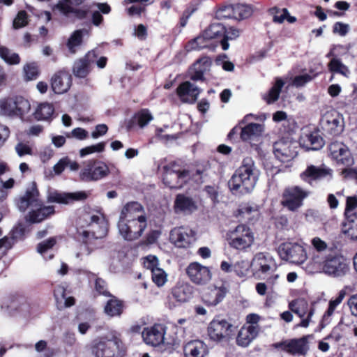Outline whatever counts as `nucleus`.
I'll use <instances>...</instances> for the list:
<instances>
[{"label": "nucleus", "mask_w": 357, "mask_h": 357, "mask_svg": "<svg viewBox=\"0 0 357 357\" xmlns=\"http://www.w3.org/2000/svg\"><path fill=\"white\" fill-rule=\"evenodd\" d=\"M308 192L299 186H289L282 192L280 204L291 212H296L303 206V200L308 196Z\"/></svg>", "instance_id": "nucleus-8"}, {"label": "nucleus", "mask_w": 357, "mask_h": 357, "mask_svg": "<svg viewBox=\"0 0 357 357\" xmlns=\"http://www.w3.org/2000/svg\"><path fill=\"white\" fill-rule=\"evenodd\" d=\"M300 144L307 150H319L324 144L323 138L317 132L303 135L300 139Z\"/></svg>", "instance_id": "nucleus-34"}, {"label": "nucleus", "mask_w": 357, "mask_h": 357, "mask_svg": "<svg viewBox=\"0 0 357 357\" xmlns=\"http://www.w3.org/2000/svg\"><path fill=\"white\" fill-rule=\"evenodd\" d=\"M286 352L294 356H305L309 350L308 336L287 340Z\"/></svg>", "instance_id": "nucleus-28"}, {"label": "nucleus", "mask_w": 357, "mask_h": 357, "mask_svg": "<svg viewBox=\"0 0 357 357\" xmlns=\"http://www.w3.org/2000/svg\"><path fill=\"white\" fill-rule=\"evenodd\" d=\"M259 327L257 325H246L243 326L239 331L236 344L242 347H247L257 336Z\"/></svg>", "instance_id": "nucleus-32"}, {"label": "nucleus", "mask_w": 357, "mask_h": 357, "mask_svg": "<svg viewBox=\"0 0 357 357\" xmlns=\"http://www.w3.org/2000/svg\"><path fill=\"white\" fill-rule=\"evenodd\" d=\"M170 241L178 248H188L194 242L195 234L187 227H175L170 231Z\"/></svg>", "instance_id": "nucleus-20"}, {"label": "nucleus", "mask_w": 357, "mask_h": 357, "mask_svg": "<svg viewBox=\"0 0 357 357\" xmlns=\"http://www.w3.org/2000/svg\"><path fill=\"white\" fill-rule=\"evenodd\" d=\"M250 265L248 260H240L233 265V270L238 276L243 277L248 273Z\"/></svg>", "instance_id": "nucleus-55"}, {"label": "nucleus", "mask_w": 357, "mask_h": 357, "mask_svg": "<svg viewBox=\"0 0 357 357\" xmlns=\"http://www.w3.org/2000/svg\"><path fill=\"white\" fill-rule=\"evenodd\" d=\"M147 227V220H132L130 221L118 222L120 235L126 241H132L142 236Z\"/></svg>", "instance_id": "nucleus-13"}, {"label": "nucleus", "mask_w": 357, "mask_h": 357, "mask_svg": "<svg viewBox=\"0 0 357 357\" xmlns=\"http://www.w3.org/2000/svg\"><path fill=\"white\" fill-rule=\"evenodd\" d=\"M252 264L257 273L269 274L274 272L277 265L275 259L268 253H257L252 259Z\"/></svg>", "instance_id": "nucleus-21"}, {"label": "nucleus", "mask_w": 357, "mask_h": 357, "mask_svg": "<svg viewBox=\"0 0 357 357\" xmlns=\"http://www.w3.org/2000/svg\"><path fill=\"white\" fill-rule=\"evenodd\" d=\"M147 2H149V3H151L153 2V1H151V0H125V3H138L140 4V5H133L132 6H130V8H128L127 9L128 14L130 16H134V15L139 16L141 15V13L145 9L144 6H142V4H143L144 3H147Z\"/></svg>", "instance_id": "nucleus-50"}, {"label": "nucleus", "mask_w": 357, "mask_h": 357, "mask_svg": "<svg viewBox=\"0 0 357 357\" xmlns=\"http://www.w3.org/2000/svg\"><path fill=\"white\" fill-rule=\"evenodd\" d=\"M91 70V67L82 58L76 61L73 67V75L79 78L86 77Z\"/></svg>", "instance_id": "nucleus-43"}, {"label": "nucleus", "mask_w": 357, "mask_h": 357, "mask_svg": "<svg viewBox=\"0 0 357 357\" xmlns=\"http://www.w3.org/2000/svg\"><path fill=\"white\" fill-rule=\"evenodd\" d=\"M234 8V19L241 20L248 18L253 13V8L251 6L243 3L232 4Z\"/></svg>", "instance_id": "nucleus-42"}, {"label": "nucleus", "mask_w": 357, "mask_h": 357, "mask_svg": "<svg viewBox=\"0 0 357 357\" xmlns=\"http://www.w3.org/2000/svg\"><path fill=\"white\" fill-rule=\"evenodd\" d=\"M211 66V60L208 56H203L198 59L193 66L194 69H200L202 72L206 73L209 70Z\"/></svg>", "instance_id": "nucleus-60"}, {"label": "nucleus", "mask_w": 357, "mask_h": 357, "mask_svg": "<svg viewBox=\"0 0 357 357\" xmlns=\"http://www.w3.org/2000/svg\"><path fill=\"white\" fill-rule=\"evenodd\" d=\"M54 111L52 104L44 102L38 106L33 114L38 121H46L52 117Z\"/></svg>", "instance_id": "nucleus-40"}, {"label": "nucleus", "mask_w": 357, "mask_h": 357, "mask_svg": "<svg viewBox=\"0 0 357 357\" xmlns=\"http://www.w3.org/2000/svg\"><path fill=\"white\" fill-rule=\"evenodd\" d=\"M24 71L26 79L29 80L36 79L38 75V67L35 63L26 65L24 67Z\"/></svg>", "instance_id": "nucleus-61"}, {"label": "nucleus", "mask_w": 357, "mask_h": 357, "mask_svg": "<svg viewBox=\"0 0 357 357\" xmlns=\"http://www.w3.org/2000/svg\"><path fill=\"white\" fill-rule=\"evenodd\" d=\"M327 176H331V169L324 167H317L310 165L301 174V178L303 181L312 184V182L319 180Z\"/></svg>", "instance_id": "nucleus-27"}, {"label": "nucleus", "mask_w": 357, "mask_h": 357, "mask_svg": "<svg viewBox=\"0 0 357 357\" xmlns=\"http://www.w3.org/2000/svg\"><path fill=\"white\" fill-rule=\"evenodd\" d=\"M15 151L20 158H22L26 155H33V149L31 146L29 144L22 142H20L15 145Z\"/></svg>", "instance_id": "nucleus-57"}, {"label": "nucleus", "mask_w": 357, "mask_h": 357, "mask_svg": "<svg viewBox=\"0 0 357 357\" xmlns=\"http://www.w3.org/2000/svg\"><path fill=\"white\" fill-rule=\"evenodd\" d=\"M15 98H10L0 100V113L3 115H16Z\"/></svg>", "instance_id": "nucleus-47"}, {"label": "nucleus", "mask_w": 357, "mask_h": 357, "mask_svg": "<svg viewBox=\"0 0 357 357\" xmlns=\"http://www.w3.org/2000/svg\"><path fill=\"white\" fill-rule=\"evenodd\" d=\"M239 212L243 215H252L253 217H255L259 215V206L256 204H245L241 206Z\"/></svg>", "instance_id": "nucleus-63"}, {"label": "nucleus", "mask_w": 357, "mask_h": 357, "mask_svg": "<svg viewBox=\"0 0 357 357\" xmlns=\"http://www.w3.org/2000/svg\"><path fill=\"white\" fill-rule=\"evenodd\" d=\"M110 297L105 306V312L109 317L121 315L123 312L122 302L112 295Z\"/></svg>", "instance_id": "nucleus-38"}, {"label": "nucleus", "mask_w": 357, "mask_h": 357, "mask_svg": "<svg viewBox=\"0 0 357 357\" xmlns=\"http://www.w3.org/2000/svg\"><path fill=\"white\" fill-rule=\"evenodd\" d=\"M200 92L201 89L189 81L181 83L176 89L180 100L188 103H194Z\"/></svg>", "instance_id": "nucleus-25"}, {"label": "nucleus", "mask_w": 357, "mask_h": 357, "mask_svg": "<svg viewBox=\"0 0 357 357\" xmlns=\"http://www.w3.org/2000/svg\"><path fill=\"white\" fill-rule=\"evenodd\" d=\"M264 130V125L251 123L242 128L241 138L243 141L252 142L259 137L262 135Z\"/></svg>", "instance_id": "nucleus-33"}, {"label": "nucleus", "mask_w": 357, "mask_h": 357, "mask_svg": "<svg viewBox=\"0 0 357 357\" xmlns=\"http://www.w3.org/2000/svg\"><path fill=\"white\" fill-rule=\"evenodd\" d=\"M142 219H146L143 206L139 203L133 202L128 203L123 206L119 222Z\"/></svg>", "instance_id": "nucleus-24"}, {"label": "nucleus", "mask_w": 357, "mask_h": 357, "mask_svg": "<svg viewBox=\"0 0 357 357\" xmlns=\"http://www.w3.org/2000/svg\"><path fill=\"white\" fill-rule=\"evenodd\" d=\"M185 273L191 282L197 285H206L212 279L211 269L198 262L190 263L186 267Z\"/></svg>", "instance_id": "nucleus-15"}, {"label": "nucleus", "mask_w": 357, "mask_h": 357, "mask_svg": "<svg viewBox=\"0 0 357 357\" xmlns=\"http://www.w3.org/2000/svg\"><path fill=\"white\" fill-rule=\"evenodd\" d=\"M15 109L17 116H22L27 114L30 109L31 105L28 100L25 99L22 96L15 97Z\"/></svg>", "instance_id": "nucleus-51"}, {"label": "nucleus", "mask_w": 357, "mask_h": 357, "mask_svg": "<svg viewBox=\"0 0 357 357\" xmlns=\"http://www.w3.org/2000/svg\"><path fill=\"white\" fill-rule=\"evenodd\" d=\"M277 251L281 259L292 264H301L307 259L306 250L297 243H282L278 246Z\"/></svg>", "instance_id": "nucleus-9"}, {"label": "nucleus", "mask_w": 357, "mask_h": 357, "mask_svg": "<svg viewBox=\"0 0 357 357\" xmlns=\"http://www.w3.org/2000/svg\"><path fill=\"white\" fill-rule=\"evenodd\" d=\"M328 66L329 70L333 73L340 74L345 77L350 76L351 72L349 68L337 57H333L328 63Z\"/></svg>", "instance_id": "nucleus-41"}, {"label": "nucleus", "mask_w": 357, "mask_h": 357, "mask_svg": "<svg viewBox=\"0 0 357 357\" xmlns=\"http://www.w3.org/2000/svg\"><path fill=\"white\" fill-rule=\"evenodd\" d=\"M206 38L203 33L202 35L198 36L194 39L190 40L185 46L187 51L199 50L200 49L207 47Z\"/></svg>", "instance_id": "nucleus-49"}, {"label": "nucleus", "mask_w": 357, "mask_h": 357, "mask_svg": "<svg viewBox=\"0 0 357 357\" xmlns=\"http://www.w3.org/2000/svg\"><path fill=\"white\" fill-rule=\"evenodd\" d=\"M144 266L149 269L151 272L155 268H158L159 261L158 258L154 255H148L144 259Z\"/></svg>", "instance_id": "nucleus-64"}, {"label": "nucleus", "mask_w": 357, "mask_h": 357, "mask_svg": "<svg viewBox=\"0 0 357 357\" xmlns=\"http://www.w3.org/2000/svg\"><path fill=\"white\" fill-rule=\"evenodd\" d=\"M84 32H86V31L83 29L76 30L69 38L67 47L71 53H75L76 48L82 44Z\"/></svg>", "instance_id": "nucleus-45"}, {"label": "nucleus", "mask_w": 357, "mask_h": 357, "mask_svg": "<svg viewBox=\"0 0 357 357\" xmlns=\"http://www.w3.org/2000/svg\"><path fill=\"white\" fill-rule=\"evenodd\" d=\"M72 83L71 75L66 71H60L52 79V88L56 93L61 94L68 91Z\"/></svg>", "instance_id": "nucleus-31"}, {"label": "nucleus", "mask_w": 357, "mask_h": 357, "mask_svg": "<svg viewBox=\"0 0 357 357\" xmlns=\"http://www.w3.org/2000/svg\"><path fill=\"white\" fill-rule=\"evenodd\" d=\"M78 224L81 228H86L79 231L83 240L102 238L107 232V224L102 215L98 212L84 211L79 218Z\"/></svg>", "instance_id": "nucleus-3"}, {"label": "nucleus", "mask_w": 357, "mask_h": 357, "mask_svg": "<svg viewBox=\"0 0 357 357\" xmlns=\"http://www.w3.org/2000/svg\"><path fill=\"white\" fill-rule=\"evenodd\" d=\"M135 119L140 128H144L153 119L151 113L147 109H142L135 114Z\"/></svg>", "instance_id": "nucleus-52"}, {"label": "nucleus", "mask_w": 357, "mask_h": 357, "mask_svg": "<svg viewBox=\"0 0 357 357\" xmlns=\"http://www.w3.org/2000/svg\"><path fill=\"white\" fill-rule=\"evenodd\" d=\"M185 357H206L208 349L206 343L199 340L188 342L183 347Z\"/></svg>", "instance_id": "nucleus-29"}, {"label": "nucleus", "mask_w": 357, "mask_h": 357, "mask_svg": "<svg viewBox=\"0 0 357 357\" xmlns=\"http://www.w3.org/2000/svg\"><path fill=\"white\" fill-rule=\"evenodd\" d=\"M288 307L293 313L301 319L297 327L307 328L312 321L315 309L312 304H310L303 298H298L290 301Z\"/></svg>", "instance_id": "nucleus-10"}, {"label": "nucleus", "mask_w": 357, "mask_h": 357, "mask_svg": "<svg viewBox=\"0 0 357 357\" xmlns=\"http://www.w3.org/2000/svg\"><path fill=\"white\" fill-rule=\"evenodd\" d=\"M165 169L163 182L169 188H181L190 177L188 171L181 169L176 165L166 166Z\"/></svg>", "instance_id": "nucleus-14"}, {"label": "nucleus", "mask_w": 357, "mask_h": 357, "mask_svg": "<svg viewBox=\"0 0 357 357\" xmlns=\"http://www.w3.org/2000/svg\"><path fill=\"white\" fill-rule=\"evenodd\" d=\"M229 246L238 251H245L250 248L255 241L254 234L245 225H237L227 234Z\"/></svg>", "instance_id": "nucleus-4"}, {"label": "nucleus", "mask_w": 357, "mask_h": 357, "mask_svg": "<svg viewBox=\"0 0 357 357\" xmlns=\"http://www.w3.org/2000/svg\"><path fill=\"white\" fill-rule=\"evenodd\" d=\"M284 82L280 78H277L275 84L267 93L263 95V99L268 103L272 104L278 100Z\"/></svg>", "instance_id": "nucleus-37"}, {"label": "nucleus", "mask_w": 357, "mask_h": 357, "mask_svg": "<svg viewBox=\"0 0 357 357\" xmlns=\"http://www.w3.org/2000/svg\"><path fill=\"white\" fill-rule=\"evenodd\" d=\"M259 175V171L252 158H245L241 166L229 181V187L233 192L249 193L254 189Z\"/></svg>", "instance_id": "nucleus-1"}, {"label": "nucleus", "mask_w": 357, "mask_h": 357, "mask_svg": "<svg viewBox=\"0 0 357 357\" xmlns=\"http://www.w3.org/2000/svg\"><path fill=\"white\" fill-rule=\"evenodd\" d=\"M174 208L178 214H191L197 209V204L192 197L178 194L175 198Z\"/></svg>", "instance_id": "nucleus-30"}, {"label": "nucleus", "mask_w": 357, "mask_h": 357, "mask_svg": "<svg viewBox=\"0 0 357 357\" xmlns=\"http://www.w3.org/2000/svg\"><path fill=\"white\" fill-rule=\"evenodd\" d=\"M165 334V326L161 324H155L143 330L142 337L146 344L156 347L163 343Z\"/></svg>", "instance_id": "nucleus-23"}, {"label": "nucleus", "mask_w": 357, "mask_h": 357, "mask_svg": "<svg viewBox=\"0 0 357 357\" xmlns=\"http://www.w3.org/2000/svg\"><path fill=\"white\" fill-rule=\"evenodd\" d=\"M105 147V142H100L94 145L89 146L79 150V155L84 158L94 153H101L104 151Z\"/></svg>", "instance_id": "nucleus-54"}, {"label": "nucleus", "mask_w": 357, "mask_h": 357, "mask_svg": "<svg viewBox=\"0 0 357 357\" xmlns=\"http://www.w3.org/2000/svg\"><path fill=\"white\" fill-rule=\"evenodd\" d=\"M91 353L93 357H122L124 350L119 339L101 338L93 341Z\"/></svg>", "instance_id": "nucleus-5"}, {"label": "nucleus", "mask_w": 357, "mask_h": 357, "mask_svg": "<svg viewBox=\"0 0 357 357\" xmlns=\"http://www.w3.org/2000/svg\"><path fill=\"white\" fill-rule=\"evenodd\" d=\"M241 34V30L235 27L231 26L228 29L225 28V32H224V38L221 40V45L224 50H227L229 47L228 43L229 40H235L239 37Z\"/></svg>", "instance_id": "nucleus-48"}, {"label": "nucleus", "mask_w": 357, "mask_h": 357, "mask_svg": "<svg viewBox=\"0 0 357 357\" xmlns=\"http://www.w3.org/2000/svg\"><path fill=\"white\" fill-rule=\"evenodd\" d=\"M84 1L85 0H59L52 10L67 18L74 17L82 20L87 16L89 8H77L75 6L82 5Z\"/></svg>", "instance_id": "nucleus-12"}, {"label": "nucleus", "mask_w": 357, "mask_h": 357, "mask_svg": "<svg viewBox=\"0 0 357 357\" xmlns=\"http://www.w3.org/2000/svg\"><path fill=\"white\" fill-rule=\"evenodd\" d=\"M349 227L345 231L353 240L357 241V213L349 215Z\"/></svg>", "instance_id": "nucleus-56"}, {"label": "nucleus", "mask_w": 357, "mask_h": 357, "mask_svg": "<svg viewBox=\"0 0 357 357\" xmlns=\"http://www.w3.org/2000/svg\"><path fill=\"white\" fill-rule=\"evenodd\" d=\"M153 282L158 286H163L167 280V275L165 271L160 268H155L151 272Z\"/></svg>", "instance_id": "nucleus-53"}, {"label": "nucleus", "mask_w": 357, "mask_h": 357, "mask_svg": "<svg viewBox=\"0 0 357 357\" xmlns=\"http://www.w3.org/2000/svg\"><path fill=\"white\" fill-rule=\"evenodd\" d=\"M95 289L100 294L105 296H112V294L107 289V284L101 278H97L95 282Z\"/></svg>", "instance_id": "nucleus-62"}, {"label": "nucleus", "mask_w": 357, "mask_h": 357, "mask_svg": "<svg viewBox=\"0 0 357 357\" xmlns=\"http://www.w3.org/2000/svg\"><path fill=\"white\" fill-rule=\"evenodd\" d=\"M207 332L214 342L228 341L234 334V326L224 319H214L210 322Z\"/></svg>", "instance_id": "nucleus-11"}, {"label": "nucleus", "mask_w": 357, "mask_h": 357, "mask_svg": "<svg viewBox=\"0 0 357 357\" xmlns=\"http://www.w3.org/2000/svg\"><path fill=\"white\" fill-rule=\"evenodd\" d=\"M229 292L225 282H220L209 286L202 296L203 302L208 306H216L220 303Z\"/></svg>", "instance_id": "nucleus-16"}, {"label": "nucleus", "mask_w": 357, "mask_h": 357, "mask_svg": "<svg viewBox=\"0 0 357 357\" xmlns=\"http://www.w3.org/2000/svg\"><path fill=\"white\" fill-rule=\"evenodd\" d=\"M320 264V268H317L316 266H312L308 268L309 271L311 273L324 272L331 276L340 277L344 275L348 269L344 259L336 255L326 256Z\"/></svg>", "instance_id": "nucleus-7"}, {"label": "nucleus", "mask_w": 357, "mask_h": 357, "mask_svg": "<svg viewBox=\"0 0 357 357\" xmlns=\"http://www.w3.org/2000/svg\"><path fill=\"white\" fill-rule=\"evenodd\" d=\"M110 173L109 167L102 161L89 160L84 162L79 178L85 182L101 180Z\"/></svg>", "instance_id": "nucleus-6"}, {"label": "nucleus", "mask_w": 357, "mask_h": 357, "mask_svg": "<svg viewBox=\"0 0 357 357\" xmlns=\"http://www.w3.org/2000/svg\"><path fill=\"white\" fill-rule=\"evenodd\" d=\"M28 24V15L24 10L20 11L13 21V28H22Z\"/></svg>", "instance_id": "nucleus-58"}, {"label": "nucleus", "mask_w": 357, "mask_h": 357, "mask_svg": "<svg viewBox=\"0 0 357 357\" xmlns=\"http://www.w3.org/2000/svg\"><path fill=\"white\" fill-rule=\"evenodd\" d=\"M0 57L10 65H16L20 62L18 54L13 52L8 47L0 46Z\"/></svg>", "instance_id": "nucleus-44"}, {"label": "nucleus", "mask_w": 357, "mask_h": 357, "mask_svg": "<svg viewBox=\"0 0 357 357\" xmlns=\"http://www.w3.org/2000/svg\"><path fill=\"white\" fill-rule=\"evenodd\" d=\"M90 193L86 191H78L70 193H52L48 197L50 202H56L59 204H70L75 201H84L86 199Z\"/></svg>", "instance_id": "nucleus-26"}, {"label": "nucleus", "mask_w": 357, "mask_h": 357, "mask_svg": "<svg viewBox=\"0 0 357 357\" xmlns=\"http://www.w3.org/2000/svg\"><path fill=\"white\" fill-rule=\"evenodd\" d=\"M346 291L342 289L339 291L338 295L335 298L331 299L329 301L328 310L323 315V321L327 323L330 321L331 317L333 314L337 306L342 303L346 296Z\"/></svg>", "instance_id": "nucleus-39"}, {"label": "nucleus", "mask_w": 357, "mask_h": 357, "mask_svg": "<svg viewBox=\"0 0 357 357\" xmlns=\"http://www.w3.org/2000/svg\"><path fill=\"white\" fill-rule=\"evenodd\" d=\"M312 252L310 253V261L307 268L314 266L317 268H320V263L325 258V252L328 250V244L319 237H314L310 241Z\"/></svg>", "instance_id": "nucleus-22"}, {"label": "nucleus", "mask_w": 357, "mask_h": 357, "mask_svg": "<svg viewBox=\"0 0 357 357\" xmlns=\"http://www.w3.org/2000/svg\"><path fill=\"white\" fill-rule=\"evenodd\" d=\"M322 129L332 135H337L343 131L344 125L342 116L335 111L326 112L321 119Z\"/></svg>", "instance_id": "nucleus-17"}, {"label": "nucleus", "mask_w": 357, "mask_h": 357, "mask_svg": "<svg viewBox=\"0 0 357 357\" xmlns=\"http://www.w3.org/2000/svg\"><path fill=\"white\" fill-rule=\"evenodd\" d=\"M17 208L21 211H25L29 206L36 208L32 209L28 214L26 219L31 223L40 222L49 215L54 213L53 206H43L39 199V192L35 183L29 188L23 196L16 200Z\"/></svg>", "instance_id": "nucleus-2"}, {"label": "nucleus", "mask_w": 357, "mask_h": 357, "mask_svg": "<svg viewBox=\"0 0 357 357\" xmlns=\"http://www.w3.org/2000/svg\"><path fill=\"white\" fill-rule=\"evenodd\" d=\"M273 153L281 162L289 161L297 154L296 143L288 139H280L273 144Z\"/></svg>", "instance_id": "nucleus-19"}, {"label": "nucleus", "mask_w": 357, "mask_h": 357, "mask_svg": "<svg viewBox=\"0 0 357 357\" xmlns=\"http://www.w3.org/2000/svg\"><path fill=\"white\" fill-rule=\"evenodd\" d=\"M268 13L273 17V22L277 24H282L285 20L289 23H294L296 22V17L291 16L287 8H280L277 6L272 7L268 9Z\"/></svg>", "instance_id": "nucleus-35"}, {"label": "nucleus", "mask_w": 357, "mask_h": 357, "mask_svg": "<svg viewBox=\"0 0 357 357\" xmlns=\"http://www.w3.org/2000/svg\"><path fill=\"white\" fill-rule=\"evenodd\" d=\"M329 151L331 157L337 164L345 167L353 165L354 160L348 147L342 142L335 141L330 144Z\"/></svg>", "instance_id": "nucleus-18"}, {"label": "nucleus", "mask_w": 357, "mask_h": 357, "mask_svg": "<svg viewBox=\"0 0 357 357\" xmlns=\"http://www.w3.org/2000/svg\"><path fill=\"white\" fill-rule=\"evenodd\" d=\"M234 14L232 4L223 6L217 12L218 17L222 19H234Z\"/></svg>", "instance_id": "nucleus-59"}, {"label": "nucleus", "mask_w": 357, "mask_h": 357, "mask_svg": "<svg viewBox=\"0 0 357 357\" xmlns=\"http://www.w3.org/2000/svg\"><path fill=\"white\" fill-rule=\"evenodd\" d=\"M225 32V27L220 23H213L206 30L204 36L208 40H211L219 36H223Z\"/></svg>", "instance_id": "nucleus-46"}, {"label": "nucleus", "mask_w": 357, "mask_h": 357, "mask_svg": "<svg viewBox=\"0 0 357 357\" xmlns=\"http://www.w3.org/2000/svg\"><path fill=\"white\" fill-rule=\"evenodd\" d=\"M193 287L189 284L176 286L172 289V297L179 303L188 301L192 296Z\"/></svg>", "instance_id": "nucleus-36"}]
</instances>
